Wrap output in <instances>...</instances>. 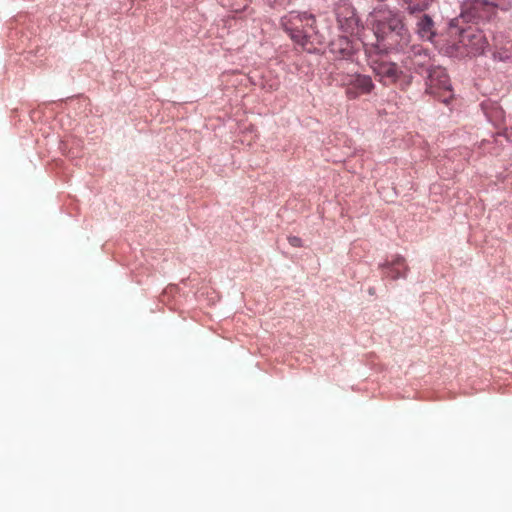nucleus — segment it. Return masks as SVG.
<instances>
[{
  "mask_svg": "<svg viewBox=\"0 0 512 512\" xmlns=\"http://www.w3.org/2000/svg\"><path fill=\"white\" fill-rule=\"evenodd\" d=\"M373 30L376 43L367 45L366 49L388 53L407 48L409 35L398 15L391 12L381 14L378 16Z\"/></svg>",
  "mask_w": 512,
  "mask_h": 512,
  "instance_id": "f257e3e1",
  "label": "nucleus"
},
{
  "mask_svg": "<svg viewBox=\"0 0 512 512\" xmlns=\"http://www.w3.org/2000/svg\"><path fill=\"white\" fill-rule=\"evenodd\" d=\"M369 56V65L379 81L384 85L397 84L401 90H406L412 76L400 70L396 63L383 59L378 50L366 49Z\"/></svg>",
  "mask_w": 512,
  "mask_h": 512,
  "instance_id": "f03ea898",
  "label": "nucleus"
},
{
  "mask_svg": "<svg viewBox=\"0 0 512 512\" xmlns=\"http://www.w3.org/2000/svg\"><path fill=\"white\" fill-rule=\"evenodd\" d=\"M315 16L307 12H289L281 18V26L290 38L301 47H305L315 33Z\"/></svg>",
  "mask_w": 512,
  "mask_h": 512,
  "instance_id": "7ed1b4c3",
  "label": "nucleus"
},
{
  "mask_svg": "<svg viewBox=\"0 0 512 512\" xmlns=\"http://www.w3.org/2000/svg\"><path fill=\"white\" fill-rule=\"evenodd\" d=\"M426 92L438 97L444 103H448L452 98L450 79L444 68L433 67L428 71Z\"/></svg>",
  "mask_w": 512,
  "mask_h": 512,
  "instance_id": "20e7f679",
  "label": "nucleus"
},
{
  "mask_svg": "<svg viewBox=\"0 0 512 512\" xmlns=\"http://www.w3.org/2000/svg\"><path fill=\"white\" fill-rule=\"evenodd\" d=\"M498 2L488 0H466L462 17L466 20H489L495 14Z\"/></svg>",
  "mask_w": 512,
  "mask_h": 512,
  "instance_id": "39448f33",
  "label": "nucleus"
},
{
  "mask_svg": "<svg viewBox=\"0 0 512 512\" xmlns=\"http://www.w3.org/2000/svg\"><path fill=\"white\" fill-rule=\"evenodd\" d=\"M459 47L465 49L467 54L477 55L483 53L488 45L483 32L475 27L469 26L460 31Z\"/></svg>",
  "mask_w": 512,
  "mask_h": 512,
  "instance_id": "423d86ee",
  "label": "nucleus"
},
{
  "mask_svg": "<svg viewBox=\"0 0 512 512\" xmlns=\"http://www.w3.org/2000/svg\"><path fill=\"white\" fill-rule=\"evenodd\" d=\"M403 51L405 57L401 62L406 70L422 74L431 69V58L422 46H411L409 49H404Z\"/></svg>",
  "mask_w": 512,
  "mask_h": 512,
  "instance_id": "0eeeda50",
  "label": "nucleus"
},
{
  "mask_svg": "<svg viewBox=\"0 0 512 512\" xmlns=\"http://www.w3.org/2000/svg\"><path fill=\"white\" fill-rule=\"evenodd\" d=\"M339 28L346 34L353 35L359 28V19L354 8L346 2L339 3L335 9Z\"/></svg>",
  "mask_w": 512,
  "mask_h": 512,
  "instance_id": "6e6552de",
  "label": "nucleus"
},
{
  "mask_svg": "<svg viewBox=\"0 0 512 512\" xmlns=\"http://www.w3.org/2000/svg\"><path fill=\"white\" fill-rule=\"evenodd\" d=\"M375 85L368 75L357 74L351 77L346 87V95L349 99H357L361 95L372 92Z\"/></svg>",
  "mask_w": 512,
  "mask_h": 512,
  "instance_id": "1a4fd4ad",
  "label": "nucleus"
},
{
  "mask_svg": "<svg viewBox=\"0 0 512 512\" xmlns=\"http://www.w3.org/2000/svg\"><path fill=\"white\" fill-rule=\"evenodd\" d=\"M387 276L392 279H398L406 276L407 265L405 259L401 256H397L391 263H387Z\"/></svg>",
  "mask_w": 512,
  "mask_h": 512,
  "instance_id": "9d476101",
  "label": "nucleus"
},
{
  "mask_svg": "<svg viewBox=\"0 0 512 512\" xmlns=\"http://www.w3.org/2000/svg\"><path fill=\"white\" fill-rule=\"evenodd\" d=\"M417 33L422 39L431 40L434 36V23L428 15H422L417 22Z\"/></svg>",
  "mask_w": 512,
  "mask_h": 512,
  "instance_id": "9b49d317",
  "label": "nucleus"
},
{
  "mask_svg": "<svg viewBox=\"0 0 512 512\" xmlns=\"http://www.w3.org/2000/svg\"><path fill=\"white\" fill-rule=\"evenodd\" d=\"M431 0H408L407 10L411 13L422 12L428 8Z\"/></svg>",
  "mask_w": 512,
  "mask_h": 512,
  "instance_id": "f8f14e48",
  "label": "nucleus"
},
{
  "mask_svg": "<svg viewBox=\"0 0 512 512\" xmlns=\"http://www.w3.org/2000/svg\"><path fill=\"white\" fill-rule=\"evenodd\" d=\"M288 242L293 247H301L302 246V240H301V238H299L297 236H289Z\"/></svg>",
  "mask_w": 512,
  "mask_h": 512,
  "instance_id": "ddd939ff",
  "label": "nucleus"
},
{
  "mask_svg": "<svg viewBox=\"0 0 512 512\" xmlns=\"http://www.w3.org/2000/svg\"><path fill=\"white\" fill-rule=\"evenodd\" d=\"M287 0H267V3L272 6H280L286 3Z\"/></svg>",
  "mask_w": 512,
  "mask_h": 512,
  "instance_id": "4468645a",
  "label": "nucleus"
}]
</instances>
